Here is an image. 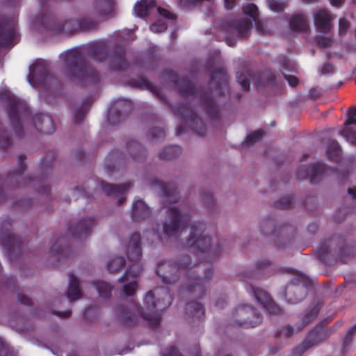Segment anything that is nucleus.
<instances>
[{
    "label": "nucleus",
    "mask_w": 356,
    "mask_h": 356,
    "mask_svg": "<svg viewBox=\"0 0 356 356\" xmlns=\"http://www.w3.org/2000/svg\"><path fill=\"white\" fill-rule=\"evenodd\" d=\"M191 212L178 206L169 208V217L163 224V234L166 238L177 237L184 230L191 220Z\"/></svg>",
    "instance_id": "7ed1b4c3"
},
{
    "label": "nucleus",
    "mask_w": 356,
    "mask_h": 356,
    "mask_svg": "<svg viewBox=\"0 0 356 356\" xmlns=\"http://www.w3.org/2000/svg\"><path fill=\"white\" fill-rule=\"evenodd\" d=\"M255 298L270 313L277 314L280 312V307L272 300L270 295L263 289L253 288Z\"/></svg>",
    "instance_id": "423d86ee"
},
{
    "label": "nucleus",
    "mask_w": 356,
    "mask_h": 356,
    "mask_svg": "<svg viewBox=\"0 0 356 356\" xmlns=\"http://www.w3.org/2000/svg\"><path fill=\"white\" fill-rule=\"evenodd\" d=\"M224 1H225V6L227 7V8L231 9V8H232L234 3L235 2L236 0H224Z\"/></svg>",
    "instance_id": "473e14b6"
},
{
    "label": "nucleus",
    "mask_w": 356,
    "mask_h": 356,
    "mask_svg": "<svg viewBox=\"0 0 356 356\" xmlns=\"http://www.w3.org/2000/svg\"><path fill=\"white\" fill-rule=\"evenodd\" d=\"M7 43H8V42L7 41H0V44H6Z\"/></svg>",
    "instance_id": "58836bf2"
},
{
    "label": "nucleus",
    "mask_w": 356,
    "mask_h": 356,
    "mask_svg": "<svg viewBox=\"0 0 356 356\" xmlns=\"http://www.w3.org/2000/svg\"><path fill=\"white\" fill-rule=\"evenodd\" d=\"M348 194L352 197V198H356V187H350L348 189Z\"/></svg>",
    "instance_id": "7c9ffc66"
},
{
    "label": "nucleus",
    "mask_w": 356,
    "mask_h": 356,
    "mask_svg": "<svg viewBox=\"0 0 356 356\" xmlns=\"http://www.w3.org/2000/svg\"><path fill=\"white\" fill-rule=\"evenodd\" d=\"M291 327H286V331H287L289 335L291 334Z\"/></svg>",
    "instance_id": "e433bc0d"
},
{
    "label": "nucleus",
    "mask_w": 356,
    "mask_h": 356,
    "mask_svg": "<svg viewBox=\"0 0 356 356\" xmlns=\"http://www.w3.org/2000/svg\"><path fill=\"white\" fill-rule=\"evenodd\" d=\"M268 6L270 9L275 12H280L284 10V5L279 0H270L268 1Z\"/></svg>",
    "instance_id": "412c9836"
},
{
    "label": "nucleus",
    "mask_w": 356,
    "mask_h": 356,
    "mask_svg": "<svg viewBox=\"0 0 356 356\" xmlns=\"http://www.w3.org/2000/svg\"><path fill=\"white\" fill-rule=\"evenodd\" d=\"M249 309H250L252 312H253V309H252V308H249Z\"/></svg>",
    "instance_id": "a18cd8bd"
},
{
    "label": "nucleus",
    "mask_w": 356,
    "mask_h": 356,
    "mask_svg": "<svg viewBox=\"0 0 356 356\" xmlns=\"http://www.w3.org/2000/svg\"><path fill=\"white\" fill-rule=\"evenodd\" d=\"M237 79L244 90H248L249 88L250 81L245 76L242 74L237 76Z\"/></svg>",
    "instance_id": "b1692460"
},
{
    "label": "nucleus",
    "mask_w": 356,
    "mask_h": 356,
    "mask_svg": "<svg viewBox=\"0 0 356 356\" xmlns=\"http://www.w3.org/2000/svg\"><path fill=\"white\" fill-rule=\"evenodd\" d=\"M244 313V309H241L240 311V314L242 315Z\"/></svg>",
    "instance_id": "37998d69"
},
{
    "label": "nucleus",
    "mask_w": 356,
    "mask_h": 356,
    "mask_svg": "<svg viewBox=\"0 0 356 356\" xmlns=\"http://www.w3.org/2000/svg\"><path fill=\"white\" fill-rule=\"evenodd\" d=\"M99 7L100 8V14L102 15H111L115 8L114 0H99Z\"/></svg>",
    "instance_id": "2eb2a0df"
},
{
    "label": "nucleus",
    "mask_w": 356,
    "mask_h": 356,
    "mask_svg": "<svg viewBox=\"0 0 356 356\" xmlns=\"http://www.w3.org/2000/svg\"><path fill=\"white\" fill-rule=\"evenodd\" d=\"M349 113L350 114H351L352 115L356 117V107H354L353 108H350L349 110Z\"/></svg>",
    "instance_id": "c9c22d12"
},
{
    "label": "nucleus",
    "mask_w": 356,
    "mask_h": 356,
    "mask_svg": "<svg viewBox=\"0 0 356 356\" xmlns=\"http://www.w3.org/2000/svg\"><path fill=\"white\" fill-rule=\"evenodd\" d=\"M291 27L298 31H305L308 28V23L302 15H293L290 21Z\"/></svg>",
    "instance_id": "4468645a"
},
{
    "label": "nucleus",
    "mask_w": 356,
    "mask_h": 356,
    "mask_svg": "<svg viewBox=\"0 0 356 356\" xmlns=\"http://www.w3.org/2000/svg\"><path fill=\"white\" fill-rule=\"evenodd\" d=\"M355 117L350 114L348 120L345 122V127L341 131V134L350 143L356 144V133L348 127L350 124H355Z\"/></svg>",
    "instance_id": "1a4fd4ad"
},
{
    "label": "nucleus",
    "mask_w": 356,
    "mask_h": 356,
    "mask_svg": "<svg viewBox=\"0 0 356 356\" xmlns=\"http://www.w3.org/2000/svg\"><path fill=\"white\" fill-rule=\"evenodd\" d=\"M6 31L7 33L3 35L6 40H10L11 38H13L14 40L17 39V34L14 30L10 31L8 29H6Z\"/></svg>",
    "instance_id": "bb28decb"
},
{
    "label": "nucleus",
    "mask_w": 356,
    "mask_h": 356,
    "mask_svg": "<svg viewBox=\"0 0 356 356\" xmlns=\"http://www.w3.org/2000/svg\"><path fill=\"white\" fill-rule=\"evenodd\" d=\"M289 83L291 86H296L298 83V79L294 76H286Z\"/></svg>",
    "instance_id": "c85d7f7f"
},
{
    "label": "nucleus",
    "mask_w": 356,
    "mask_h": 356,
    "mask_svg": "<svg viewBox=\"0 0 356 356\" xmlns=\"http://www.w3.org/2000/svg\"><path fill=\"white\" fill-rule=\"evenodd\" d=\"M139 241L140 235L135 234L132 236L128 246L127 255L131 264L121 278V282L123 283V293L126 296H133L136 292L137 279L140 276L142 269L138 263L141 256Z\"/></svg>",
    "instance_id": "f257e3e1"
},
{
    "label": "nucleus",
    "mask_w": 356,
    "mask_h": 356,
    "mask_svg": "<svg viewBox=\"0 0 356 356\" xmlns=\"http://www.w3.org/2000/svg\"><path fill=\"white\" fill-rule=\"evenodd\" d=\"M163 356H179V353L176 348H172L165 350Z\"/></svg>",
    "instance_id": "cd10ccee"
},
{
    "label": "nucleus",
    "mask_w": 356,
    "mask_h": 356,
    "mask_svg": "<svg viewBox=\"0 0 356 356\" xmlns=\"http://www.w3.org/2000/svg\"><path fill=\"white\" fill-rule=\"evenodd\" d=\"M188 245L197 249L202 252H216L211 237L205 230V226L201 222L192 225L190 227Z\"/></svg>",
    "instance_id": "20e7f679"
},
{
    "label": "nucleus",
    "mask_w": 356,
    "mask_h": 356,
    "mask_svg": "<svg viewBox=\"0 0 356 356\" xmlns=\"http://www.w3.org/2000/svg\"><path fill=\"white\" fill-rule=\"evenodd\" d=\"M1 30H3V31H5L6 30V27L5 26H1L0 27Z\"/></svg>",
    "instance_id": "79ce46f5"
},
{
    "label": "nucleus",
    "mask_w": 356,
    "mask_h": 356,
    "mask_svg": "<svg viewBox=\"0 0 356 356\" xmlns=\"http://www.w3.org/2000/svg\"><path fill=\"white\" fill-rule=\"evenodd\" d=\"M124 265V260L122 257H115L111 259L106 266L110 273L119 271Z\"/></svg>",
    "instance_id": "dca6fc26"
},
{
    "label": "nucleus",
    "mask_w": 356,
    "mask_h": 356,
    "mask_svg": "<svg viewBox=\"0 0 356 356\" xmlns=\"http://www.w3.org/2000/svg\"><path fill=\"white\" fill-rule=\"evenodd\" d=\"M45 73V67L43 61H37L33 63L29 70V74L27 79L29 83L34 86L38 79L43 76Z\"/></svg>",
    "instance_id": "6e6552de"
},
{
    "label": "nucleus",
    "mask_w": 356,
    "mask_h": 356,
    "mask_svg": "<svg viewBox=\"0 0 356 356\" xmlns=\"http://www.w3.org/2000/svg\"><path fill=\"white\" fill-rule=\"evenodd\" d=\"M333 146H334V149H335V151H336V156H332L331 155V153L330 152V151H328V154H329V156H330L331 158H332V159L336 160V159H337V156L339 155L340 150H339V149L338 144H337V143H334V144H333Z\"/></svg>",
    "instance_id": "c756f323"
},
{
    "label": "nucleus",
    "mask_w": 356,
    "mask_h": 356,
    "mask_svg": "<svg viewBox=\"0 0 356 356\" xmlns=\"http://www.w3.org/2000/svg\"><path fill=\"white\" fill-rule=\"evenodd\" d=\"M308 176H309L311 177V179H313V175H308Z\"/></svg>",
    "instance_id": "c03bdc74"
},
{
    "label": "nucleus",
    "mask_w": 356,
    "mask_h": 356,
    "mask_svg": "<svg viewBox=\"0 0 356 356\" xmlns=\"http://www.w3.org/2000/svg\"><path fill=\"white\" fill-rule=\"evenodd\" d=\"M250 325H252V326H254V325H255V324H252V323H250Z\"/></svg>",
    "instance_id": "49530a36"
},
{
    "label": "nucleus",
    "mask_w": 356,
    "mask_h": 356,
    "mask_svg": "<svg viewBox=\"0 0 356 356\" xmlns=\"http://www.w3.org/2000/svg\"><path fill=\"white\" fill-rule=\"evenodd\" d=\"M128 187H129L128 185L114 186L107 184L103 186V189L108 195L115 196L118 198L119 203H122L123 198L120 197V195H122Z\"/></svg>",
    "instance_id": "ddd939ff"
},
{
    "label": "nucleus",
    "mask_w": 356,
    "mask_h": 356,
    "mask_svg": "<svg viewBox=\"0 0 356 356\" xmlns=\"http://www.w3.org/2000/svg\"><path fill=\"white\" fill-rule=\"evenodd\" d=\"M331 41L330 39L327 38H323L321 40H319V44L323 47H327L330 45Z\"/></svg>",
    "instance_id": "2f4dec72"
},
{
    "label": "nucleus",
    "mask_w": 356,
    "mask_h": 356,
    "mask_svg": "<svg viewBox=\"0 0 356 356\" xmlns=\"http://www.w3.org/2000/svg\"><path fill=\"white\" fill-rule=\"evenodd\" d=\"M45 121L47 122H50V120L48 118H45Z\"/></svg>",
    "instance_id": "a19ab883"
},
{
    "label": "nucleus",
    "mask_w": 356,
    "mask_h": 356,
    "mask_svg": "<svg viewBox=\"0 0 356 356\" xmlns=\"http://www.w3.org/2000/svg\"><path fill=\"white\" fill-rule=\"evenodd\" d=\"M350 24L346 19H340L339 23V32L340 35H343L346 33Z\"/></svg>",
    "instance_id": "5701e85b"
},
{
    "label": "nucleus",
    "mask_w": 356,
    "mask_h": 356,
    "mask_svg": "<svg viewBox=\"0 0 356 356\" xmlns=\"http://www.w3.org/2000/svg\"><path fill=\"white\" fill-rule=\"evenodd\" d=\"M170 266L169 264L164 263L162 265H159L156 273L159 277H161L163 282L170 283V277L168 275L170 273Z\"/></svg>",
    "instance_id": "f3484780"
},
{
    "label": "nucleus",
    "mask_w": 356,
    "mask_h": 356,
    "mask_svg": "<svg viewBox=\"0 0 356 356\" xmlns=\"http://www.w3.org/2000/svg\"><path fill=\"white\" fill-rule=\"evenodd\" d=\"M95 287L101 296L106 297L111 292V286L105 282H98L96 283Z\"/></svg>",
    "instance_id": "a211bd4d"
},
{
    "label": "nucleus",
    "mask_w": 356,
    "mask_h": 356,
    "mask_svg": "<svg viewBox=\"0 0 356 356\" xmlns=\"http://www.w3.org/2000/svg\"><path fill=\"white\" fill-rule=\"evenodd\" d=\"M193 307L195 309V315L197 317H200L203 314V307L200 304L198 303H194V304H190L188 305V307L191 308Z\"/></svg>",
    "instance_id": "a878e982"
},
{
    "label": "nucleus",
    "mask_w": 356,
    "mask_h": 356,
    "mask_svg": "<svg viewBox=\"0 0 356 356\" xmlns=\"http://www.w3.org/2000/svg\"><path fill=\"white\" fill-rule=\"evenodd\" d=\"M155 5L154 0H140L134 6V13L136 16L145 17L149 10Z\"/></svg>",
    "instance_id": "9b49d317"
},
{
    "label": "nucleus",
    "mask_w": 356,
    "mask_h": 356,
    "mask_svg": "<svg viewBox=\"0 0 356 356\" xmlns=\"http://www.w3.org/2000/svg\"><path fill=\"white\" fill-rule=\"evenodd\" d=\"M263 135V132L261 130H257L254 132L249 134L246 138V142L248 144H252L259 141Z\"/></svg>",
    "instance_id": "6ab92c4d"
},
{
    "label": "nucleus",
    "mask_w": 356,
    "mask_h": 356,
    "mask_svg": "<svg viewBox=\"0 0 356 356\" xmlns=\"http://www.w3.org/2000/svg\"><path fill=\"white\" fill-rule=\"evenodd\" d=\"M245 16L237 19L235 23V28L238 33L245 36L248 34L252 27V22L257 19V8L254 4H247L243 7Z\"/></svg>",
    "instance_id": "39448f33"
},
{
    "label": "nucleus",
    "mask_w": 356,
    "mask_h": 356,
    "mask_svg": "<svg viewBox=\"0 0 356 356\" xmlns=\"http://www.w3.org/2000/svg\"><path fill=\"white\" fill-rule=\"evenodd\" d=\"M150 29L154 33L163 32L167 29V24L162 20H159L151 26Z\"/></svg>",
    "instance_id": "aec40b11"
},
{
    "label": "nucleus",
    "mask_w": 356,
    "mask_h": 356,
    "mask_svg": "<svg viewBox=\"0 0 356 356\" xmlns=\"http://www.w3.org/2000/svg\"><path fill=\"white\" fill-rule=\"evenodd\" d=\"M67 296L70 300H75L81 297V291L79 286V281L74 275L69 278V287L67 291Z\"/></svg>",
    "instance_id": "f8f14e48"
},
{
    "label": "nucleus",
    "mask_w": 356,
    "mask_h": 356,
    "mask_svg": "<svg viewBox=\"0 0 356 356\" xmlns=\"http://www.w3.org/2000/svg\"><path fill=\"white\" fill-rule=\"evenodd\" d=\"M158 12L161 16H163L167 19H174L175 15L173 13H170L168 10L165 8H162L159 7L158 8Z\"/></svg>",
    "instance_id": "393cba45"
},
{
    "label": "nucleus",
    "mask_w": 356,
    "mask_h": 356,
    "mask_svg": "<svg viewBox=\"0 0 356 356\" xmlns=\"http://www.w3.org/2000/svg\"><path fill=\"white\" fill-rule=\"evenodd\" d=\"M133 313V312H131L130 309H120L118 312V316L119 318L124 321V323H128L129 319H131V314Z\"/></svg>",
    "instance_id": "4be33fe9"
},
{
    "label": "nucleus",
    "mask_w": 356,
    "mask_h": 356,
    "mask_svg": "<svg viewBox=\"0 0 356 356\" xmlns=\"http://www.w3.org/2000/svg\"><path fill=\"white\" fill-rule=\"evenodd\" d=\"M302 298H298V299L295 300L294 301H293V303H296V302H297L300 301V300H302Z\"/></svg>",
    "instance_id": "ea45409f"
},
{
    "label": "nucleus",
    "mask_w": 356,
    "mask_h": 356,
    "mask_svg": "<svg viewBox=\"0 0 356 356\" xmlns=\"http://www.w3.org/2000/svg\"><path fill=\"white\" fill-rule=\"evenodd\" d=\"M343 0H330V3L333 6H339L343 3Z\"/></svg>",
    "instance_id": "f704fd0d"
},
{
    "label": "nucleus",
    "mask_w": 356,
    "mask_h": 356,
    "mask_svg": "<svg viewBox=\"0 0 356 356\" xmlns=\"http://www.w3.org/2000/svg\"><path fill=\"white\" fill-rule=\"evenodd\" d=\"M132 216L134 219L143 218L148 216L149 209L145 203L140 200H136L133 204Z\"/></svg>",
    "instance_id": "9d476101"
},
{
    "label": "nucleus",
    "mask_w": 356,
    "mask_h": 356,
    "mask_svg": "<svg viewBox=\"0 0 356 356\" xmlns=\"http://www.w3.org/2000/svg\"><path fill=\"white\" fill-rule=\"evenodd\" d=\"M170 296L162 289H156L148 292L144 298V307L141 314L149 321L152 325L159 323L157 312L165 308L170 303Z\"/></svg>",
    "instance_id": "f03ea898"
},
{
    "label": "nucleus",
    "mask_w": 356,
    "mask_h": 356,
    "mask_svg": "<svg viewBox=\"0 0 356 356\" xmlns=\"http://www.w3.org/2000/svg\"><path fill=\"white\" fill-rule=\"evenodd\" d=\"M67 55V58H66V61L67 63H69L70 62L72 59L74 58V51H70V52H67L66 54Z\"/></svg>",
    "instance_id": "72a5a7b5"
},
{
    "label": "nucleus",
    "mask_w": 356,
    "mask_h": 356,
    "mask_svg": "<svg viewBox=\"0 0 356 356\" xmlns=\"http://www.w3.org/2000/svg\"><path fill=\"white\" fill-rule=\"evenodd\" d=\"M332 20L331 15L325 10H320L314 15V24L316 29L322 32L327 31L331 29Z\"/></svg>",
    "instance_id": "0eeeda50"
},
{
    "label": "nucleus",
    "mask_w": 356,
    "mask_h": 356,
    "mask_svg": "<svg viewBox=\"0 0 356 356\" xmlns=\"http://www.w3.org/2000/svg\"><path fill=\"white\" fill-rule=\"evenodd\" d=\"M312 172H313L314 173H316V166H312Z\"/></svg>",
    "instance_id": "4c0bfd02"
}]
</instances>
